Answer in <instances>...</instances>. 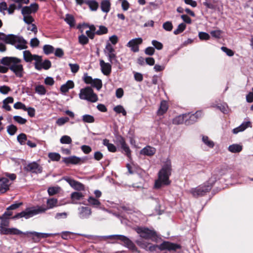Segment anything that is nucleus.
<instances>
[{"label":"nucleus","mask_w":253,"mask_h":253,"mask_svg":"<svg viewBox=\"0 0 253 253\" xmlns=\"http://www.w3.org/2000/svg\"><path fill=\"white\" fill-rule=\"evenodd\" d=\"M36 92L41 95H44L46 93V89L43 85H38L36 86Z\"/></svg>","instance_id":"nucleus-43"},{"label":"nucleus","mask_w":253,"mask_h":253,"mask_svg":"<svg viewBox=\"0 0 253 253\" xmlns=\"http://www.w3.org/2000/svg\"><path fill=\"white\" fill-rule=\"evenodd\" d=\"M73 182L74 183L72 187L74 188L75 189L78 191H81L84 189V186L81 182H78L77 181H73Z\"/></svg>","instance_id":"nucleus-47"},{"label":"nucleus","mask_w":253,"mask_h":253,"mask_svg":"<svg viewBox=\"0 0 253 253\" xmlns=\"http://www.w3.org/2000/svg\"><path fill=\"white\" fill-rule=\"evenodd\" d=\"M87 157L80 158L76 156H72L69 157H65L63 159L62 162L66 165L73 164L77 165L80 163H84Z\"/></svg>","instance_id":"nucleus-13"},{"label":"nucleus","mask_w":253,"mask_h":253,"mask_svg":"<svg viewBox=\"0 0 253 253\" xmlns=\"http://www.w3.org/2000/svg\"><path fill=\"white\" fill-rule=\"evenodd\" d=\"M186 27V26L184 23L179 24L177 29L173 31V34L176 35L181 33L185 30Z\"/></svg>","instance_id":"nucleus-40"},{"label":"nucleus","mask_w":253,"mask_h":253,"mask_svg":"<svg viewBox=\"0 0 253 253\" xmlns=\"http://www.w3.org/2000/svg\"><path fill=\"white\" fill-rule=\"evenodd\" d=\"M142 41L141 38L133 39L127 42L126 46L130 47L132 51L137 52L139 51V45L142 43Z\"/></svg>","instance_id":"nucleus-18"},{"label":"nucleus","mask_w":253,"mask_h":253,"mask_svg":"<svg viewBox=\"0 0 253 253\" xmlns=\"http://www.w3.org/2000/svg\"><path fill=\"white\" fill-rule=\"evenodd\" d=\"M78 39L79 42L82 45L86 44L87 43H88L89 41L88 37L84 35V34L79 36Z\"/></svg>","instance_id":"nucleus-44"},{"label":"nucleus","mask_w":253,"mask_h":253,"mask_svg":"<svg viewBox=\"0 0 253 253\" xmlns=\"http://www.w3.org/2000/svg\"><path fill=\"white\" fill-rule=\"evenodd\" d=\"M58 192V188L55 187H50L48 188L47 192L49 196H53Z\"/></svg>","instance_id":"nucleus-62"},{"label":"nucleus","mask_w":253,"mask_h":253,"mask_svg":"<svg viewBox=\"0 0 253 253\" xmlns=\"http://www.w3.org/2000/svg\"><path fill=\"white\" fill-rule=\"evenodd\" d=\"M222 33V32L221 30H216L211 31L210 32V34L212 37L219 39L221 38Z\"/></svg>","instance_id":"nucleus-51"},{"label":"nucleus","mask_w":253,"mask_h":253,"mask_svg":"<svg viewBox=\"0 0 253 253\" xmlns=\"http://www.w3.org/2000/svg\"><path fill=\"white\" fill-rule=\"evenodd\" d=\"M135 243L140 248L146 251H155L158 247L157 245H152L151 244L144 241L142 238L136 240Z\"/></svg>","instance_id":"nucleus-17"},{"label":"nucleus","mask_w":253,"mask_h":253,"mask_svg":"<svg viewBox=\"0 0 253 253\" xmlns=\"http://www.w3.org/2000/svg\"><path fill=\"white\" fill-rule=\"evenodd\" d=\"M11 91V88L6 85H3L0 86V92L2 94H7Z\"/></svg>","instance_id":"nucleus-61"},{"label":"nucleus","mask_w":253,"mask_h":253,"mask_svg":"<svg viewBox=\"0 0 253 253\" xmlns=\"http://www.w3.org/2000/svg\"><path fill=\"white\" fill-rule=\"evenodd\" d=\"M202 141L205 145H206L209 148H212L214 146V143L213 141L210 140L207 136L203 135Z\"/></svg>","instance_id":"nucleus-37"},{"label":"nucleus","mask_w":253,"mask_h":253,"mask_svg":"<svg viewBox=\"0 0 253 253\" xmlns=\"http://www.w3.org/2000/svg\"><path fill=\"white\" fill-rule=\"evenodd\" d=\"M221 49L222 50V51L225 52L228 56L231 57L233 56L234 55V51L226 47L222 46L221 47Z\"/></svg>","instance_id":"nucleus-63"},{"label":"nucleus","mask_w":253,"mask_h":253,"mask_svg":"<svg viewBox=\"0 0 253 253\" xmlns=\"http://www.w3.org/2000/svg\"><path fill=\"white\" fill-rule=\"evenodd\" d=\"M113 110L117 114H122L124 116L126 115V112L124 109V107L121 105H118L115 106Z\"/></svg>","instance_id":"nucleus-38"},{"label":"nucleus","mask_w":253,"mask_h":253,"mask_svg":"<svg viewBox=\"0 0 253 253\" xmlns=\"http://www.w3.org/2000/svg\"><path fill=\"white\" fill-rule=\"evenodd\" d=\"M54 47L50 44H45L43 46V51L45 54L49 55L53 53L54 51Z\"/></svg>","instance_id":"nucleus-34"},{"label":"nucleus","mask_w":253,"mask_h":253,"mask_svg":"<svg viewBox=\"0 0 253 253\" xmlns=\"http://www.w3.org/2000/svg\"><path fill=\"white\" fill-rule=\"evenodd\" d=\"M13 107L15 109H22L26 111V106L24 104L21 102H17L14 104Z\"/></svg>","instance_id":"nucleus-59"},{"label":"nucleus","mask_w":253,"mask_h":253,"mask_svg":"<svg viewBox=\"0 0 253 253\" xmlns=\"http://www.w3.org/2000/svg\"><path fill=\"white\" fill-rule=\"evenodd\" d=\"M77 234L92 240L99 239V240L101 241L103 239L109 238L113 239L116 240L120 241L123 243V245L124 246L128 248L129 250H131L132 252H137L138 251L137 248L135 246V244L133 243V242L131 240H130L125 235L116 234L108 236H96L82 234Z\"/></svg>","instance_id":"nucleus-3"},{"label":"nucleus","mask_w":253,"mask_h":253,"mask_svg":"<svg viewBox=\"0 0 253 253\" xmlns=\"http://www.w3.org/2000/svg\"><path fill=\"white\" fill-rule=\"evenodd\" d=\"M171 161L170 159H167L158 172V178L155 180L154 185V187L156 189H160L163 186L170 184L171 181L169 179V177L171 175Z\"/></svg>","instance_id":"nucleus-2"},{"label":"nucleus","mask_w":253,"mask_h":253,"mask_svg":"<svg viewBox=\"0 0 253 253\" xmlns=\"http://www.w3.org/2000/svg\"><path fill=\"white\" fill-rule=\"evenodd\" d=\"M242 146L238 144L230 145L228 148V151L233 153H239L242 150Z\"/></svg>","instance_id":"nucleus-27"},{"label":"nucleus","mask_w":253,"mask_h":253,"mask_svg":"<svg viewBox=\"0 0 253 253\" xmlns=\"http://www.w3.org/2000/svg\"><path fill=\"white\" fill-rule=\"evenodd\" d=\"M33 12L31 9L28 6H25L22 7L21 10V13L23 16L30 15Z\"/></svg>","instance_id":"nucleus-57"},{"label":"nucleus","mask_w":253,"mask_h":253,"mask_svg":"<svg viewBox=\"0 0 253 253\" xmlns=\"http://www.w3.org/2000/svg\"><path fill=\"white\" fill-rule=\"evenodd\" d=\"M24 169L26 171L36 174L41 173L42 171V168L36 162L28 164L24 167Z\"/></svg>","instance_id":"nucleus-15"},{"label":"nucleus","mask_w":253,"mask_h":253,"mask_svg":"<svg viewBox=\"0 0 253 253\" xmlns=\"http://www.w3.org/2000/svg\"><path fill=\"white\" fill-rule=\"evenodd\" d=\"M60 142L62 144H70L72 143V139L68 135H63L61 137Z\"/></svg>","instance_id":"nucleus-45"},{"label":"nucleus","mask_w":253,"mask_h":253,"mask_svg":"<svg viewBox=\"0 0 253 253\" xmlns=\"http://www.w3.org/2000/svg\"><path fill=\"white\" fill-rule=\"evenodd\" d=\"M211 107L216 108L224 114H227L228 113V106L227 104L225 102L220 104H213L211 105Z\"/></svg>","instance_id":"nucleus-30"},{"label":"nucleus","mask_w":253,"mask_h":253,"mask_svg":"<svg viewBox=\"0 0 253 253\" xmlns=\"http://www.w3.org/2000/svg\"><path fill=\"white\" fill-rule=\"evenodd\" d=\"M54 52L55 56L59 58H62L64 54L63 49L61 48H57Z\"/></svg>","instance_id":"nucleus-64"},{"label":"nucleus","mask_w":253,"mask_h":253,"mask_svg":"<svg viewBox=\"0 0 253 253\" xmlns=\"http://www.w3.org/2000/svg\"><path fill=\"white\" fill-rule=\"evenodd\" d=\"M163 28L167 31H171L172 29L173 26L170 21H167L163 25Z\"/></svg>","instance_id":"nucleus-58"},{"label":"nucleus","mask_w":253,"mask_h":253,"mask_svg":"<svg viewBox=\"0 0 253 253\" xmlns=\"http://www.w3.org/2000/svg\"><path fill=\"white\" fill-rule=\"evenodd\" d=\"M47 206L42 205L33 206L27 208L25 211L17 213L12 217L13 219H17L22 217L25 219H29L33 216L43 213L49 209H53L58 206V200L56 198H51L48 199L46 201Z\"/></svg>","instance_id":"nucleus-1"},{"label":"nucleus","mask_w":253,"mask_h":253,"mask_svg":"<svg viewBox=\"0 0 253 253\" xmlns=\"http://www.w3.org/2000/svg\"><path fill=\"white\" fill-rule=\"evenodd\" d=\"M159 249L161 251L168 250L169 251H174L180 249L181 246L179 244L171 243L168 241H164L159 246Z\"/></svg>","instance_id":"nucleus-12"},{"label":"nucleus","mask_w":253,"mask_h":253,"mask_svg":"<svg viewBox=\"0 0 253 253\" xmlns=\"http://www.w3.org/2000/svg\"><path fill=\"white\" fill-rule=\"evenodd\" d=\"M37 56H39V55L32 54L29 50H25L23 51V59L26 62H31L33 60H35V62H36Z\"/></svg>","instance_id":"nucleus-21"},{"label":"nucleus","mask_w":253,"mask_h":253,"mask_svg":"<svg viewBox=\"0 0 253 253\" xmlns=\"http://www.w3.org/2000/svg\"><path fill=\"white\" fill-rule=\"evenodd\" d=\"M21 59L16 57L6 56L3 57L0 63L4 66L9 67V69L18 78L23 77L24 71Z\"/></svg>","instance_id":"nucleus-4"},{"label":"nucleus","mask_w":253,"mask_h":253,"mask_svg":"<svg viewBox=\"0 0 253 253\" xmlns=\"http://www.w3.org/2000/svg\"><path fill=\"white\" fill-rule=\"evenodd\" d=\"M101 9L103 12L108 13L110 10L111 3L109 0H103L101 2Z\"/></svg>","instance_id":"nucleus-28"},{"label":"nucleus","mask_w":253,"mask_h":253,"mask_svg":"<svg viewBox=\"0 0 253 253\" xmlns=\"http://www.w3.org/2000/svg\"><path fill=\"white\" fill-rule=\"evenodd\" d=\"M114 142L118 146L121 147L128 158H130L131 150L126 144L124 137L120 134H116L115 135Z\"/></svg>","instance_id":"nucleus-10"},{"label":"nucleus","mask_w":253,"mask_h":253,"mask_svg":"<svg viewBox=\"0 0 253 253\" xmlns=\"http://www.w3.org/2000/svg\"><path fill=\"white\" fill-rule=\"evenodd\" d=\"M23 205L22 202H15L14 204L11 205L6 208L7 211L14 210L19 208Z\"/></svg>","instance_id":"nucleus-52"},{"label":"nucleus","mask_w":253,"mask_h":253,"mask_svg":"<svg viewBox=\"0 0 253 253\" xmlns=\"http://www.w3.org/2000/svg\"><path fill=\"white\" fill-rule=\"evenodd\" d=\"M81 99L87 100L90 102H96L98 101V97L91 87L87 86L80 90L79 94Z\"/></svg>","instance_id":"nucleus-9"},{"label":"nucleus","mask_w":253,"mask_h":253,"mask_svg":"<svg viewBox=\"0 0 253 253\" xmlns=\"http://www.w3.org/2000/svg\"><path fill=\"white\" fill-rule=\"evenodd\" d=\"M188 116V115H187V114L179 115L173 119L172 123L174 125L185 124L186 118H187Z\"/></svg>","instance_id":"nucleus-24"},{"label":"nucleus","mask_w":253,"mask_h":253,"mask_svg":"<svg viewBox=\"0 0 253 253\" xmlns=\"http://www.w3.org/2000/svg\"><path fill=\"white\" fill-rule=\"evenodd\" d=\"M69 121V118L67 117H61L57 119L56 121V124L59 126H61L63 125L66 123L68 122Z\"/></svg>","instance_id":"nucleus-54"},{"label":"nucleus","mask_w":253,"mask_h":253,"mask_svg":"<svg viewBox=\"0 0 253 253\" xmlns=\"http://www.w3.org/2000/svg\"><path fill=\"white\" fill-rule=\"evenodd\" d=\"M74 87V83L72 80H68L65 84H62L60 87V91L63 93L67 92L70 89Z\"/></svg>","instance_id":"nucleus-23"},{"label":"nucleus","mask_w":253,"mask_h":253,"mask_svg":"<svg viewBox=\"0 0 253 253\" xmlns=\"http://www.w3.org/2000/svg\"><path fill=\"white\" fill-rule=\"evenodd\" d=\"M65 21L68 24L70 27H74L75 26V20L73 15L67 14L65 18Z\"/></svg>","instance_id":"nucleus-32"},{"label":"nucleus","mask_w":253,"mask_h":253,"mask_svg":"<svg viewBox=\"0 0 253 253\" xmlns=\"http://www.w3.org/2000/svg\"><path fill=\"white\" fill-rule=\"evenodd\" d=\"M100 66L102 73L106 76L110 74L111 72L112 66L109 63H105L103 60L100 61Z\"/></svg>","instance_id":"nucleus-20"},{"label":"nucleus","mask_w":253,"mask_h":253,"mask_svg":"<svg viewBox=\"0 0 253 253\" xmlns=\"http://www.w3.org/2000/svg\"><path fill=\"white\" fill-rule=\"evenodd\" d=\"M91 85L92 87H95L99 90L102 86V81L99 79H93Z\"/></svg>","instance_id":"nucleus-36"},{"label":"nucleus","mask_w":253,"mask_h":253,"mask_svg":"<svg viewBox=\"0 0 253 253\" xmlns=\"http://www.w3.org/2000/svg\"><path fill=\"white\" fill-rule=\"evenodd\" d=\"M21 234L27 235L28 237H31L33 242L38 243L42 239L47 238L56 234L41 233L36 231H26L24 232L16 228H9L8 235H19Z\"/></svg>","instance_id":"nucleus-6"},{"label":"nucleus","mask_w":253,"mask_h":253,"mask_svg":"<svg viewBox=\"0 0 253 253\" xmlns=\"http://www.w3.org/2000/svg\"><path fill=\"white\" fill-rule=\"evenodd\" d=\"M17 130V127L14 125H10L7 126V132L10 135H13Z\"/></svg>","instance_id":"nucleus-42"},{"label":"nucleus","mask_w":253,"mask_h":253,"mask_svg":"<svg viewBox=\"0 0 253 253\" xmlns=\"http://www.w3.org/2000/svg\"><path fill=\"white\" fill-rule=\"evenodd\" d=\"M104 52L105 55L108 57L109 62L112 63L113 61H117L115 50L109 42L107 43L104 49Z\"/></svg>","instance_id":"nucleus-14"},{"label":"nucleus","mask_w":253,"mask_h":253,"mask_svg":"<svg viewBox=\"0 0 253 253\" xmlns=\"http://www.w3.org/2000/svg\"><path fill=\"white\" fill-rule=\"evenodd\" d=\"M82 120L84 122L87 123H93L95 120L93 116L88 114L83 115L82 116Z\"/></svg>","instance_id":"nucleus-41"},{"label":"nucleus","mask_w":253,"mask_h":253,"mask_svg":"<svg viewBox=\"0 0 253 253\" xmlns=\"http://www.w3.org/2000/svg\"><path fill=\"white\" fill-rule=\"evenodd\" d=\"M84 197V195L80 192H74L71 195V198L74 201L80 200Z\"/></svg>","instance_id":"nucleus-33"},{"label":"nucleus","mask_w":253,"mask_h":253,"mask_svg":"<svg viewBox=\"0 0 253 253\" xmlns=\"http://www.w3.org/2000/svg\"><path fill=\"white\" fill-rule=\"evenodd\" d=\"M219 177L216 174H213L209 179L202 184L195 188H192L190 190V193L195 198H198L205 195L209 192L213 184Z\"/></svg>","instance_id":"nucleus-5"},{"label":"nucleus","mask_w":253,"mask_h":253,"mask_svg":"<svg viewBox=\"0 0 253 253\" xmlns=\"http://www.w3.org/2000/svg\"><path fill=\"white\" fill-rule=\"evenodd\" d=\"M103 144L107 147L108 150L111 152H116L117 151V148L112 143L109 142V140L107 139H104L103 140Z\"/></svg>","instance_id":"nucleus-29"},{"label":"nucleus","mask_w":253,"mask_h":253,"mask_svg":"<svg viewBox=\"0 0 253 253\" xmlns=\"http://www.w3.org/2000/svg\"><path fill=\"white\" fill-rule=\"evenodd\" d=\"M14 120L20 125H24L27 122V120L22 118L20 116H14L13 117Z\"/></svg>","instance_id":"nucleus-53"},{"label":"nucleus","mask_w":253,"mask_h":253,"mask_svg":"<svg viewBox=\"0 0 253 253\" xmlns=\"http://www.w3.org/2000/svg\"><path fill=\"white\" fill-rule=\"evenodd\" d=\"M198 36H199V39L201 40H203H203L207 41V40H210V35L208 33H207L206 32H200L199 33Z\"/></svg>","instance_id":"nucleus-50"},{"label":"nucleus","mask_w":253,"mask_h":253,"mask_svg":"<svg viewBox=\"0 0 253 253\" xmlns=\"http://www.w3.org/2000/svg\"><path fill=\"white\" fill-rule=\"evenodd\" d=\"M136 231L139 235L141 238L145 240H151L157 242L160 238L159 235L153 229H150L146 227H137Z\"/></svg>","instance_id":"nucleus-8"},{"label":"nucleus","mask_w":253,"mask_h":253,"mask_svg":"<svg viewBox=\"0 0 253 253\" xmlns=\"http://www.w3.org/2000/svg\"><path fill=\"white\" fill-rule=\"evenodd\" d=\"M168 109V105L167 102L165 100L162 101L161 102L160 108L157 112L158 115H163L167 111Z\"/></svg>","instance_id":"nucleus-25"},{"label":"nucleus","mask_w":253,"mask_h":253,"mask_svg":"<svg viewBox=\"0 0 253 253\" xmlns=\"http://www.w3.org/2000/svg\"><path fill=\"white\" fill-rule=\"evenodd\" d=\"M4 42L14 45L18 49H26L27 42L22 36H17L13 34H8L5 38Z\"/></svg>","instance_id":"nucleus-7"},{"label":"nucleus","mask_w":253,"mask_h":253,"mask_svg":"<svg viewBox=\"0 0 253 253\" xmlns=\"http://www.w3.org/2000/svg\"><path fill=\"white\" fill-rule=\"evenodd\" d=\"M91 11H96L98 8V3L95 0H88L85 1Z\"/></svg>","instance_id":"nucleus-31"},{"label":"nucleus","mask_w":253,"mask_h":253,"mask_svg":"<svg viewBox=\"0 0 253 253\" xmlns=\"http://www.w3.org/2000/svg\"><path fill=\"white\" fill-rule=\"evenodd\" d=\"M36 62L34 63L35 68L37 70L41 71L42 69L48 70L51 67V62L48 59L42 61L41 56L36 57Z\"/></svg>","instance_id":"nucleus-11"},{"label":"nucleus","mask_w":253,"mask_h":253,"mask_svg":"<svg viewBox=\"0 0 253 253\" xmlns=\"http://www.w3.org/2000/svg\"><path fill=\"white\" fill-rule=\"evenodd\" d=\"M87 201L89 204V205L91 206L92 207L95 208L101 209V203L99 201L92 196H90Z\"/></svg>","instance_id":"nucleus-26"},{"label":"nucleus","mask_w":253,"mask_h":253,"mask_svg":"<svg viewBox=\"0 0 253 253\" xmlns=\"http://www.w3.org/2000/svg\"><path fill=\"white\" fill-rule=\"evenodd\" d=\"M75 233L70 231H63L61 233V238L64 240H68L69 239H72L73 237L71 235H74Z\"/></svg>","instance_id":"nucleus-48"},{"label":"nucleus","mask_w":253,"mask_h":253,"mask_svg":"<svg viewBox=\"0 0 253 253\" xmlns=\"http://www.w3.org/2000/svg\"><path fill=\"white\" fill-rule=\"evenodd\" d=\"M17 139L21 145H25L27 140V135L25 133H21L17 136Z\"/></svg>","instance_id":"nucleus-39"},{"label":"nucleus","mask_w":253,"mask_h":253,"mask_svg":"<svg viewBox=\"0 0 253 253\" xmlns=\"http://www.w3.org/2000/svg\"><path fill=\"white\" fill-rule=\"evenodd\" d=\"M108 29L104 26H100L99 30L95 32V34L97 35H102L108 33Z\"/></svg>","instance_id":"nucleus-49"},{"label":"nucleus","mask_w":253,"mask_h":253,"mask_svg":"<svg viewBox=\"0 0 253 253\" xmlns=\"http://www.w3.org/2000/svg\"><path fill=\"white\" fill-rule=\"evenodd\" d=\"M155 153L156 149L150 146H146L140 151V154L148 156H153Z\"/></svg>","instance_id":"nucleus-22"},{"label":"nucleus","mask_w":253,"mask_h":253,"mask_svg":"<svg viewBox=\"0 0 253 253\" xmlns=\"http://www.w3.org/2000/svg\"><path fill=\"white\" fill-rule=\"evenodd\" d=\"M187 115H188V116L186 118L185 125L188 126L192 125L197 122L198 119L201 117L202 112L201 111H198L194 114H190L188 113L187 114Z\"/></svg>","instance_id":"nucleus-16"},{"label":"nucleus","mask_w":253,"mask_h":253,"mask_svg":"<svg viewBox=\"0 0 253 253\" xmlns=\"http://www.w3.org/2000/svg\"><path fill=\"white\" fill-rule=\"evenodd\" d=\"M152 44L158 50H161L163 48V44L161 42L155 40L152 41Z\"/></svg>","instance_id":"nucleus-60"},{"label":"nucleus","mask_w":253,"mask_h":253,"mask_svg":"<svg viewBox=\"0 0 253 253\" xmlns=\"http://www.w3.org/2000/svg\"><path fill=\"white\" fill-rule=\"evenodd\" d=\"M79 216L81 219H86L89 217L91 214V209L87 207H80L78 208Z\"/></svg>","instance_id":"nucleus-19"},{"label":"nucleus","mask_w":253,"mask_h":253,"mask_svg":"<svg viewBox=\"0 0 253 253\" xmlns=\"http://www.w3.org/2000/svg\"><path fill=\"white\" fill-rule=\"evenodd\" d=\"M83 81L86 84H91L93 79L91 76H88L87 73H84L83 78Z\"/></svg>","instance_id":"nucleus-55"},{"label":"nucleus","mask_w":253,"mask_h":253,"mask_svg":"<svg viewBox=\"0 0 253 253\" xmlns=\"http://www.w3.org/2000/svg\"><path fill=\"white\" fill-rule=\"evenodd\" d=\"M68 213L66 212H57L55 214L54 218L59 220L61 219H65L67 217Z\"/></svg>","instance_id":"nucleus-56"},{"label":"nucleus","mask_w":253,"mask_h":253,"mask_svg":"<svg viewBox=\"0 0 253 253\" xmlns=\"http://www.w3.org/2000/svg\"><path fill=\"white\" fill-rule=\"evenodd\" d=\"M203 5L207 8L212 10H215L217 8V5L215 4V1L206 0L203 2Z\"/></svg>","instance_id":"nucleus-35"},{"label":"nucleus","mask_w":253,"mask_h":253,"mask_svg":"<svg viewBox=\"0 0 253 253\" xmlns=\"http://www.w3.org/2000/svg\"><path fill=\"white\" fill-rule=\"evenodd\" d=\"M49 158L53 161H58L60 160L61 156L58 153H49L48 154Z\"/></svg>","instance_id":"nucleus-46"}]
</instances>
